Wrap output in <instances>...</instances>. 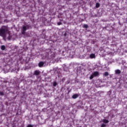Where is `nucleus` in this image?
<instances>
[{
    "mask_svg": "<svg viewBox=\"0 0 127 127\" xmlns=\"http://www.w3.org/2000/svg\"><path fill=\"white\" fill-rule=\"evenodd\" d=\"M30 28H31V26H30V25H23L22 28V34L25 35V33H26L25 31Z\"/></svg>",
    "mask_w": 127,
    "mask_h": 127,
    "instance_id": "f03ea898",
    "label": "nucleus"
},
{
    "mask_svg": "<svg viewBox=\"0 0 127 127\" xmlns=\"http://www.w3.org/2000/svg\"><path fill=\"white\" fill-rule=\"evenodd\" d=\"M104 76H109V72H108V71H106L105 73H104Z\"/></svg>",
    "mask_w": 127,
    "mask_h": 127,
    "instance_id": "ddd939ff",
    "label": "nucleus"
},
{
    "mask_svg": "<svg viewBox=\"0 0 127 127\" xmlns=\"http://www.w3.org/2000/svg\"><path fill=\"white\" fill-rule=\"evenodd\" d=\"M0 96H4V93L2 91H0Z\"/></svg>",
    "mask_w": 127,
    "mask_h": 127,
    "instance_id": "4468645a",
    "label": "nucleus"
},
{
    "mask_svg": "<svg viewBox=\"0 0 127 127\" xmlns=\"http://www.w3.org/2000/svg\"><path fill=\"white\" fill-rule=\"evenodd\" d=\"M106 124H102L101 126V127H106Z\"/></svg>",
    "mask_w": 127,
    "mask_h": 127,
    "instance_id": "f3484780",
    "label": "nucleus"
},
{
    "mask_svg": "<svg viewBox=\"0 0 127 127\" xmlns=\"http://www.w3.org/2000/svg\"><path fill=\"white\" fill-rule=\"evenodd\" d=\"M95 57H96V55L94 54H91L90 55V58H91V59L95 58Z\"/></svg>",
    "mask_w": 127,
    "mask_h": 127,
    "instance_id": "423d86ee",
    "label": "nucleus"
},
{
    "mask_svg": "<svg viewBox=\"0 0 127 127\" xmlns=\"http://www.w3.org/2000/svg\"><path fill=\"white\" fill-rule=\"evenodd\" d=\"M27 127H33V126L29 124V125H28Z\"/></svg>",
    "mask_w": 127,
    "mask_h": 127,
    "instance_id": "a211bd4d",
    "label": "nucleus"
},
{
    "mask_svg": "<svg viewBox=\"0 0 127 127\" xmlns=\"http://www.w3.org/2000/svg\"><path fill=\"white\" fill-rule=\"evenodd\" d=\"M103 123L104 124H108V123H109V120H106V119H104L103 120Z\"/></svg>",
    "mask_w": 127,
    "mask_h": 127,
    "instance_id": "9d476101",
    "label": "nucleus"
},
{
    "mask_svg": "<svg viewBox=\"0 0 127 127\" xmlns=\"http://www.w3.org/2000/svg\"><path fill=\"white\" fill-rule=\"evenodd\" d=\"M58 25H60L61 24V23L59 22L58 23Z\"/></svg>",
    "mask_w": 127,
    "mask_h": 127,
    "instance_id": "6ab92c4d",
    "label": "nucleus"
},
{
    "mask_svg": "<svg viewBox=\"0 0 127 127\" xmlns=\"http://www.w3.org/2000/svg\"><path fill=\"white\" fill-rule=\"evenodd\" d=\"M121 70L120 69H117L116 71H115V73L116 74H121Z\"/></svg>",
    "mask_w": 127,
    "mask_h": 127,
    "instance_id": "6e6552de",
    "label": "nucleus"
},
{
    "mask_svg": "<svg viewBox=\"0 0 127 127\" xmlns=\"http://www.w3.org/2000/svg\"><path fill=\"white\" fill-rule=\"evenodd\" d=\"M79 97V95L78 94H74L72 96V99H77Z\"/></svg>",
    "mask_w": 127,
    "mask_h": 127,
    "instance_id": "39448f33",
    "label": "nucleus"
},
{
    "mask_svg": "<svg viewBox=\"0 0 127 127\" xmlns=\"http://www.w3.org/2000/svg\"><path fill=\"white\" fill-rule=\"evenodd\" d=\"M96 7L97 8L100 7V3H96Z\"/></svg>",
    "mask_w": 127,
    "mask_h": 127,
    "instance_id": "9b49d317",
    "label": "nucleus"
},
{
    "mask_svg": "<svg viewBox=\"0 0 127 127\" xmlns=\"http://www.w3.org/2000/svg\"><path fill=\"white\" fill-rule=\"evenodd\" d=\"M83 27H84V28H88V27H89V26H88V25H87V24H84V25H83Z\"/></svg>",
    "mask_w": 127,
    "mask_h": 127,
    "instance_id": "2eb2a0df",
    "label": "nucleus"
},
{
    "mask_svg": "<svg viewBox=\"0 0 127 127\" xmlns=\"http://www.w3.org/2000/svg\"><path fill=\"white\" fill-rule=\"evenodd\" d=\"M39 74H40V71H39V70H35L34 72V75H35L36 76H38Z\"/></svg>",
    "mask_w": 127,
    "mask_h": 127,
    "instance_id": "7ed1b4c3",
    "label": "nucleus"
},
{
    "mask_svg": "<svg viewBox=\"0 0 127 127\" xmlns=\"http://www.w3.org/2000/svg\"><path fill=\"white\" fill-rule=\"evenodd\" d=\"M92 74H93V76H94V77H97L98 76H99V72L98 71H94Z\"/></svg>",
    "mask_w": 127,
    "mask_h": 127,
    "instance_id": "20e7f679",
    "label": "nucleus"
},
{
    "mask_svg": "<svg viewBox=\"0 0 127 127\" xmlns=\"http://www.w3.org/2000/svg\"><path fill=\"white\" fill-rule=\"evenodd\" d=\"M94 77H95L93 74H92V75H90V77H89V79L90 80H92V79H93L94 78Z\"/></svg>",
    "mask_w": 127,
    "mask_h": 127,
    "instance_id": "f8f14e48",
    "label": "nucleus"
},
{
    "mask_svg": "<svg viewBox=\"0 0 127 127\" xmlns=\"http://www.w3.org/2000/svg\"><path fill=\"white\" fill-rule=\"evenodd\" d=\"M53 85H54V87H55L56 86H57V82H54L53 83Z\"/></svg>",
    "mask_w": 127,
    "mask_h": 127,
    "instance_id": "dca6fc26",
    "label": "nucleus"
},
{
    "mask_svg": "<svg viewBox=\"0 0 127 127\" xmlns=\"http://www.w3.org/2000/svg\"><path fill=\"white\" fill-rule=\"evenodd\" d=\"M1 50H5V46L4 45H2L1 46Z\"/></svg>",
    "mask_w": 127,
    "mask_h": 127,
    "instance_id": "1a4fd4ad",
    "label": "nucleus"
},
{
    "mask_svg": "<svg viewBox=\"0 0 127 127\" xmlns=\"http://www.w3.org/2000/svg\"><path fill=\"white\" fill-rule=\"evenodd\" d=\"M66 35H67V33H65L64 34V36H66Z\"/></svg>",
    "mask_w": 127,
    "mask_h": 127,
    "instance_id": "aec40b11",
    "label": "nucleus"
},
{
    "mask_svg": "<svg viewBox=\"0 0 127 127\" xmlns=\"http://www.w3.org/2000/svg\"><path fill=\"white\" fill-rule=\"evenodd\" d=\"M7 31H8L7 27L6 26H2L0 29V36H4Z\"/></svg>",
    "mask_w": 127,
    "mask_h": 127,
    "instance_id": "f257e3e1",
    "label": "nucleus"
},
{
    "mask_svg": "<svg viewBox=\"0 0 127 127\" xmlns=\"http://www.w3.org/2000/svg\"><path fill=\"white\" fill-rule=\"evenodd\" d=\"M39 67H42L44 65V63L43 62H41L39 63Z\"/></svg>",
    "mask_w": 127,
    "mask_h": 127,
    "instance_id": "0eeeda50",
    "label": "nucleus"
}]
</instances>
